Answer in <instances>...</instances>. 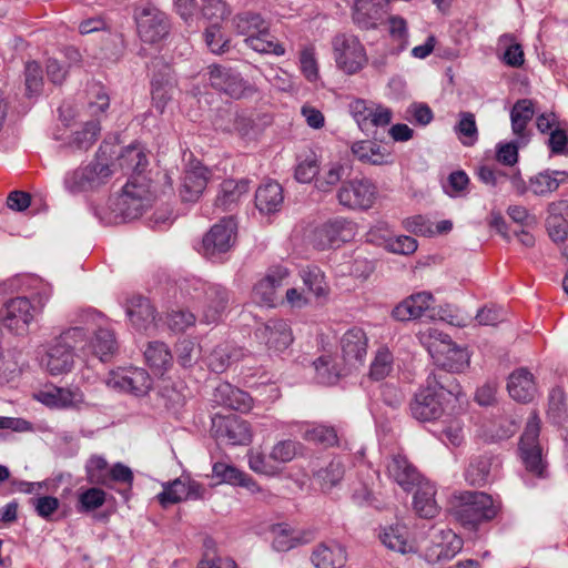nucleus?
I'll return each mask as SVG.
<instances>
[{"label":"nucleus","instance_id":"obj_9","mask_svg":"<svg viewBox=\"0 0 568 568\" xmlns=\"http://www.w3.org/2000/svg\"><path fill=\"white\" fill-rule=\"evenodd\" d=\"M540 419L532 414L527 420L519 442V454L525 468L536 476H544L546 462L539 444Z\"/></svg>","mask_w":568,"mask_h":568},{"label":"nucleus","instance_id":"obj_35","mask_svg":"<svg viewBox=\"0 0 568 568\" xmlns=\"http://www.w3.org/2000/svg\"><path fill=\"white\" fill-rule=\"evenodd\" d=\"M101 132L100 120L93 119L83 123L69 139L68 145L73 151L87 152L98 141Z\"/></svg>","mask_w":568,"mask_h":568},{"label":"nucleus","instance_id":"obj_58","mask_svg":"<svg viewBox=\"0 0 568 568\" xmlns=\"http://www.w3.org/2000/svg\"><path fill=\"white\" fill-rule=\"evenodd\" d=\"M469 178L466 172L458 170L448 175L447 183L444 185L446 194L452 197H462L468 193Z\"/></svg>","mask_w":568,"mask_h":568},{"label":"nucleus","instance_id":"obj_22","mask_svg":"<svg viewBox=\"0 0 568 568\" xmlns=\"http://www.w3.org/2000/svg\"><path fill=\"white\" fill-rule=\"evenodd\" d=\"M210 179V171L200 162H191L184 171L180 196L184 202H195L202 195Z\"/></svg>","mask_w":568,"mask_h":568},{"label":"nucleus","instance_id":"obj_15","mask_svg":"<svg viewBox=\"0 0 568 568\" xmlns=\"http://www.w3.org/2000/svg\"><path fill=\"white\" fill-rule=\"evenodd\" d=\"M106 385L123 393L141 396L149 392L151 378L143 368L123 367L110 372Z\"/></svg>","mask_w":568,"mask_h":568},{"label":"nucleus","instance_id":"obj_44","mask_svg":"<svg viewBox=\"0 0 568 568\" xmlns=\"http://www.w3.org/2000/svg\"><path fill=\"white\" fill-rule=\"evenodd\" d=\"M90 348L101 362L108 361L116 349L113 332L108 328H99L91 341Z\"/></svg>","mask_w":568,"mask_h":568},{"label":"nucleus","instance_id":"obj_55","mask_svg":"<svg viewBox=\"0 0 568 568\" xmlns=\"http://www.w3.org/2000/svg\"><path fill=\"white\" fill-rule=\"evenodd\" d=\"M105 491L101 488H88L79 495L77 508L80 513L95 510L105 503Z\"/></svg>","mask_w":568,"mask_h":568},{"label":"nucleus","instance_id":"obj_52","mask_svg":"<svg viewBox=\"0 0 568 568\" xmlns=\"http://www.w3.org/2000/svg\"><path fill=\"white\" fill-rule=\"evenodd\" d=\"M158 499L163 507L187 499L186 483L174 479L163 484V490L158 495Z\"/></svg>","mask_w":568,"mask_h":568},{"label":"nucleus","instance_id":"obj_62","mask_svg":"<svg viewBox=\"0 0 568 568\" xmlns=\"http://www.w3.org/2000/svg\"><path fill=\"white\" fill-rule=\"evenodd\" d=\"M26 90L29 97L37 95L41 92L43 78L39 63L30 61L26 64Z\"/></svg>","mask_w":568,"mask_h":568},{"label":"nucleus","instance_id":"obj_12","mask_svg":"<svg viewBox=\"0 0 568 568\" xmlns=\"http://www.w3.org/2000/svg\"><path fill=\"white\" fill-rule=\"evenodd\" d=\"M336 197L341 205L349 210H368L376 201L377 186L367 178L353 179L342 184Z\"/></svg>","mask_w":568,"mask_h":568},{"label":"nucleus","instance_id":"obj_14","mask_svg":"<svg viewBox=\"0 0 568 568\" xmlns=\"http://www.w3.org/2000/svg\"><path fill=\"white\" fill-rule=\"evenodd\" d=\"M211 432L217 442L225 445H246L252 439L248 423L234 414H216L212 418Z\"/></svg>","mask_w":568,"mask_h":568},{"label":"nucleus","instance_id":"obj_53","mask_svg":"<svg viewBox=\"0 0 568 568\" xmlns=\"http://www.w3.org/2000/svg\"><path fill=\"white\" fill-rule=\"evenodd\" d=\"M303 438L307 442L331 447L337 444V432L327 425H314L304 432Z\"/></svg>","mask_w":568,"mask_h":568},{"label":"nucleus","instance_id":"obj_26","mask_svg":"<svg viewBox=\"0 0 568 568\" xmlns=\"http://www.w3.org/2000/svg\"><path fill=\"white\" fill-rule=\"evenodd\" d=\"M384 6L377 0H355L353 20L361 29H375L385 14Z\"/></svg>","mask_w":568,"mask_h":568},{"label":"nucleus","instance_id":"obj_16","mask_svg":"<svg viewBox=\"0 0 568 568\" xmlns=\"http://www.w3.org/2000/svg\"><path fill=\"white\" fill-rule=\"evenodd\" d=\"M34 311L29 298L16 297L4 304L0 311V321L9 331L17 335H23L33 321Z\"/></svg>","mask_w":568,"mask_h":568},{"label":"nucleus","instance_id":"obj_28","mask_svg":"<svg viewBox=\"0 0 568 568\" xmlns=\"http://www.w3.org/2000/svg\"><path fill=\"white\" fill-rule=\"evenodd\" d=\"M433 303L434 296L429 292L413 294L398 304L393 310L392 315L395 320L403 322L417 318L420 317Z\"/></svg>","mask_w":568,"mask_h":568},{"label":"nucleus","instance_id":"obj_36","mask_svg":"<svg viewBox=\"0 0 568 568\" xmlns=\"http://www.w3.org/2000/svg\"><path fill=\"white\" fill-rule=\"evenodd\" d=\"M382 542L390 550L399 554L414 551V545L409 540V532L406 526L396 524L384 528L381 534Z\"/></svg>","mask_w":568,"mask_h":568},{"label":"nucleus","instance_id":"obj_20","mask_svg":"<svg viewBox=\"0 0 568 568\" xmlns=\"http://www.w3.org/2000/svg\"><path fill=\"white\" fill-rule=\"evenodd\" d=\"M388 477L405 491H412L424 478L417 468L404 455L396 454L386 465Z\"/></svg>","mask_w":568,"mask_h":568},{"label":"nucleus","instance_id":"obj_7","mask_svg":"<svg viewBox=\"0 0 568 568\" xmlns=\"http://www.w3.org/2000/svg\"><path fill=\"white\" fill-rule=\"evenodd\" d=\"M333 58L336 68L346 74H356L368 62L365 47L361 40L351 33H337L332 41Z\"/></svg>","mask_w":568,"mask_h":568},{"label":"nucleus","instance_id":"obj_45","mask_svg":"<svg viewBox=\"0 0 568 568\" xmlns=\"http://www.w3.org/2000/svg\"><path fill=\"white\" fill-rule=\"evenodd\" d=\"M303 283L307 290L317 298L326 297L329 293V286L325 281L323 271L317 266H307L300 273Z\"/></svg>","mask_w":568,"mask_h":568},{"label":"nucleus","instance_id":"obj_54","mask_svg":"<svg viewBox=\"0 0 568 568\" xmlns=\"http://www.w3.org/2000/svg\"><path fill=\"white\" fill-rule=\"evenodd\" d=\"M343 476V463L339 459H333L327 467L316 473L315 478L323 489H331L342 480Z\"/></svg>","mask_w":568,"mask_h":568},{"label":"nucleus","instance_id":"obj_11","mask_svg":"<svg viewBox=\"0 0 568 568\" xmlns=\"http://www.w3.org/2000/svg\"><path fill=\"white\" fill-rule=\"evenodd\" d=\"M192 286L195 292L203 294L202 321L206 324L221 321L230 305L231 292L220 284L204 283L200 280H194Z\"/></svg>","mask_w":568,"mask_h":568},{"label":"nucleus","instance_id":"obj_41","mask_svg":"<svg viewBox=\"0 0 568 568\" xmlns=\"http://www.w3.org/2000/svg\"><path fill=\"white\" fill-rule=\"evenodd\" d=\"M240 358V351L229 344L217 345L207 357V365L214 373H223L226 368Z\"/></svg>","mask_w":568,"mask_h":568},{"label":"nucleus","instance_id":"obj_29","mask_svg":"<svg viewBox=\"0 0 568 568\" xmlns=\"http://www.w3.org/2000/svg\"><path fill=\"white\" fill-rule=\"evenodd\" d=\"M126 315L138 331H148L155 321V310L143 296H133L128 301Z\"/></svg>","mask_w":568,"mask_h":568},{"label":"nucleus","instance_id":"obj_2","mask_svg":"<svg viewBox=\"0 0 568 568\" xmlns=\"http://www.w3.org/2000/svg\"><path fill=\"white\" fill-rule=\"evenodd\" d=\"M105 153L102 144L91 162L67 171L62 181L64 191L70 195L88 196L104 187L113 174L109 162L102 159Z\"/></svg>","mask_w":568,"mask_h":568},{"label":"nucleus","instance_id":"obj_38","mask_svg":"<svg viewBox=\"0 0 568 568\" xmlns=\"http://www.w3.org/2000/svg\"><path fill=\"white\" fill-rule=\"evenodd\" d=\"M247 180H225L221 184V190L216 196L215 205L222 207L223 211L231 210L240 199L248 192Z\"/></svg>","mask_w":568,"mask_h":568},{"label":"nucleus","instance_id":"obj_57","mask_svg":"<svg viewBox=\"0 0 568 568\" xmlns=\"http://www.w3.org/2000/svg\"><path fill=\"white\" fill-rule=\"evenodd\" d=\"M300 68L303 75L310 81L315 82L320 77L318 62L315 57V48L306 47L300 53Z\"/></svg>","mask_w":568,"mask_h":568},{"label":"nucleus","instance_id":"obj_24","mask_svg":"<svg viewBox=\"0 0 568 568\" xmlns=\"http://www.w3.org/2000/svg\"><path fill=\"white\" fill-rule=\"evenodd\" d=\"M36 398L52 408L79 409L84 404V395L79 388L70 389L52 386L39 392Z\"/></svg>","mask_w":568,"mask_h":568},{"label":"nucleus","instance_id":"obj_10","mask_svg":"<svg viewBox=\"0 0 568 568\" xmlns=\"http://www.w3.org/2000/svg\"><path fill=\"white\" fill-rule=\"evenodd\" d=\"M134 19L139 37L146 43L159 42L169 34L170 22L166 14L152 3L138 6Z\"/></svg>","mask_w":568,"mask_h":568},{"label":"nucleus","instance_id":"obj_63","mask_svg":"<svg viewBox=\"0 0 568 568\" xmlns=\"http://www.w3.org/2000/svg\"><path fill=\"white\" fill-rule=\"evenodd\" d=\"M110 105V98L105 90L94 84L89 91V103L88 108L91 115L98 116L100 113L105 112Z\"/></svg>","mask_w":568,"mask_h":568},{"label":"nucleus","instance_id":"obj_8","mask_svg":"<svg viewBox=\"0 0 568 568\" xmlns=\"http://www.w3.org/2000/svg\"><path fill=\"white\" fill-rule=\"evenodd\" d=\"M456 515L464 526L475 527L481 521L491 520L499 511V505L491 496L481 491H464Z\"/></svg>","mask_w":568,"mask_h":568},{"label":"nucleus","instance_id":"obj_40","mask_svg":"<svg viewBox=\"0 0 568 568\" xmlns=\"http://www.w3.org/2000/svg\"><path fill=\"white\" fill-rule=\"evenodd\" d=\"M144 357L149 366L158 373L165 372L173 361V356L169 347L162 342L149 343L144 351Z\"/></svg>","mask_w":568,"mask_h":568},{"label":"nucleus","instance_id":"obj_34","mask_svg":"<svg viewBox=\"0 0 568 568\" xmlns=\"http://www.w3.org/2000/svg\"><path fill=\"white\" fill-rule=\"evenodd\" d=\"M283 190L277 182H266L255 192V205L261 212H277L283 204Z\"/></svg>","mask_w":568,"mask_h":568},{"label":"nucleus","instance_id":"obj_3","mask_svg":"<svg viewBox=\"0 0 568 568\" xmlns=\"http://www.w3.org/2000/svg\"><path fill=\"white\" fill-rule=\"evenodd\" d=\"M82 327H70L55 337L41 356V366L52 376L70 373L74 367V348L85 341Z\"/></svg>","mask_w":568,"mask_h":568},{"label":"nucleus","instance_id":"obj_32","mask_svg":"<svg viewBox=\"0 0 568 568\" xmlns=\"http://www.w3.org/2000/svg\"><path fill=\"white\" fill-rule=\"evenodd\" d=\"M214 400L227 408L246 413L252 407V397L232 385L224 383L215 388Z\"/></svg>","mask_w":568,"mask_h":568},{"label":"nucleus","instance_id":"obj_51","mask_svg":"<svg viewBox=\"0 0 568 568\" xmlns=\"http://www.w3.org/2000/svg\"><path fill=\"white\" fill-rule=\"evenodd\" d=\"M455 131L464 145H473L478 139L475 115L471 112H460Z\"/></svg>","mask_w":568,"mask_h":568},{"label":"nucleus","instance_id":"obj_18","mask_svg":"<svg viewBox=\"0 0 568 568\" xmlns=\"http://www.w3.org/2000/svg\"><path fill=\"white\" fill-rule=\"evenodd\" d=\"M210 83L214 89L234 99H241L247 91H251V87L240 73L221 65L210 67Z\"/></svg>","mask_w":568,"mask_h":568},{"label":"nucleus","instance_id":"obj_46","mask_svg":"<svg viewBox=\"0 0 568 568\" xmlns=\"http://www.w3.org/2000/svg\"><path fill=\"white\" fill-rule=\"evenodd\" d=\"M87 479L92 485L109 486L110 467L101 455H92L85 463Z\"/></svg>","mask_w":568,"mask_h":568},{"label":"nucleus","instance_id":"obj_60","mask_svg":"<svg viewBox=\"0 0 568 568\" xmlns=\"http://www.w3.org/2000/svg\"><path fill=\"white\" fill-rule=\"evenodd\" d=\"M318 174L316 155L311 152L300 160L295 169V178L301 183H310Z\"/></svg>","mask_w":568,"mask_h":568},{"label":"nucleus","instance_id":"obj_23","mask_svg":"<svg viewBox=\"0 0 568 568\" xmlns=\"http://www.w3.org/2000/svg\"><path fill=\"white\" fill-rule=\"evenodd\" d=\"M311 561L316 568H343L347 562V551L338 541L326 540L313 548Z\"/></svg>","mask_w":568,"mask_h":568},{"label":"nucleus","instance_id":"obj_17","mask_svg":"<svg viewBox=\"0 0 568 568\" xmlns=\"http://www.w3.org/2000/svg\"><path fill=\"white\" fill-rule=\"evenodd\" d=\"M355 235V224L345 217H336L327 221L314 232V243L321 248L338 246L343 242L352 240Z\"/></svg>","mask_w":568,"mask_h":568},{"label":"nucleus","instance_id":"obj_21","mask_svg":"<svg viewBox=\"0 0 568 568\" xmlns=\"http://www.w3.org/2000/svg\"><path fill=\"white\" fill-rule=\"evenodd\" d=\"M368 338L359 327L347 329L341 338V351L344 362L353 367L364 364L367 354Z\"/></svg>","mask_w":568,"mask_h":568},{"label":"nucleus","instance_id":"obj_31","mask_svg":"<svg viewBox=\"0 0 568 568\" xmlns=\"http://www.w3.org/2000/svg\"><path fill=\"white\" fill-rule=\"evenodd\" d=\"M382 231L383 229L381 227L372 229L367 234L368 241L376 243L377 245L385 247L388 252L395 254L408 255L417 250L418 244L414 237L407 235H379L378 233Z\"/></svg>","mask_w":568,"mask_h":568},{"label":"nucleus","instance_id":"obj_56","mask_svg":"<svg viewBox=\"0 0 568 568\" xmlns=\"http://www.w3.org/2000/svg\"><path fill=\"white\" fill-rule=\"evenodd\" d=\"M176 358L183 367L192 366L199 358L200 346L192 339L183 338L175 346Z\"/></svg>","mask_w":568,"mask_h":568},{"label":"nucleus","instance_id":"obj_59","mask_svg":"<svg viewBox=\"0 0 568 568\" xmlns=\"http://www.w3.org/2000/svg\"><path fill=\"white\" fill-rule=\"evenodd\" d=\"M500 42L507 44L504 53V62L513 68H519L524 64V51L519 43L514 42L511 34H504L500 37Z\"/></svg>","mask_w":568,"mask_h":568},{"label":"nucleus","instance_id":"obj_19","mask_svg":"<svg viewBox=\"0 0 568 568\" xmlns=\"http://www.w3.org/2000/svg\"><path fill=\"white\" fill-rule=\"evenodd\" d=\"M255 336L264 343L268 349L281 352L286 349L293 342L290 325L284 320L273 318L255 331Z\"/></svg>","mask_w":568,"mask_h":568},{"label":"nucleus","instance_id":"obj_27","mask_svg":"<svg viewBox=\"0 0 568 568\" xmlns=\"http://www.w3.org/2000/svg\"><path fill=\"white\" fill-rule=\"evenodd\" d=\"M437 539L427 550L429 561L449 560L463 548V539L450 529L440 531Z\"/></svg>","mask_w":568,"mask_h":568},{"label":"nucleus","instance_id":"obj_30","mask_svg":"<svg viewBox=\"0 0 568 568\" xmlns=\"http://www.w3.org/2000/svg\"><path fill=\"white\" fill-rule=\"evenodd\" d=\"M415 489L413 507L416 514L423 518H434L439 511L435 499V485L423 478L422 483L415 486Z\"/></svg>","mask_w":568,"mask_h":568},{"label":"nucleus","instance_id":"obj_6","mask_svg":"<svg viewBox=\"0 0 568 568\" xmlns=\"http://www.w3.org/2000/svg\"><path fill=\"white\" fill-rule=\"evenodd\" d=\"M429 337L435 338L428 349L434 363L440 368L438 372L462 373L469 366L468 351L455 344L447 334L430 329Z\"/></svg>","mask_w":568,"mask_h":568},{"label":"nucleus","instance_id":"obj_33","mask_svg":"<svg viewBox=\"0 0 568 568\" xmlns=\"http://www.w3.org/2000/svg\"><path fill=\"white\" fill-rule=\"evenodd\" d=\"M534 115L535 104L530 99L518 100L510 111L513 133L517 136L518 140H520L523 144H526L528 140L526 128L532 120Z\"/></svg>","mask_w":568,"mask_h":568},{"label":"nucleus","instance_id":"obj_4","mask_svg":"<svg viewBox=\"0 0 568 568\" xmlns=\"http://www.w3.org/2000/svg\"><path fill=\"white\" fill-rule=\"evenodd\" d=\"M234 26L239 34L245 36L246 44L260 53L283 55L285 49L270 33V23L260 14L244 12L234 18Z\"/></svg>","mask_w":568,"mask_h":568},{"label":"nucleus","instance_id":"obj_42","mask_svg":"<svg viewBox=\"0 0 568 568\" xmlns=\"http://www.w3.org/2000/svg\"><path fill=\"white\" fill-rule=\"evenodd\" d=\"M491 458L478 456L470 460L465 470V479L471 486L481 487L489 480Z\"/></svg>","mask_w":568,"mask_h":568},{"label":"nucleus","instance_id":"obj_64","mask_svg":"<svg viewBox=\"0 0 568 568\" xmlns=\"http://www.w3.org/2000/svg\"><path fill=\"white\" fill-rule=\"evenodd\" d=\"M227 14L226 4L222 0H205L201 8V17L210 22L217 24Z\"/></svg>","mask_w":568,"mask_h":568},{"label":"nucleus","instance_id":"obj_13","mask_svg":"<svg viewBox=\"0 0 568 568\" xmlns=\"http://www.w3.org/2000/svg\"><path fill=\"white\" fill-rule=\"evenodd\" d=\"M237 224L233 216L223 217L203 236L200 252L214 260L226 253L235 243Z\"/></svg>","mask_w":568,"mask_h":568},{"label":"nucleus","instance_id":"obj_48","mask_svg":"<svg viewBox=\"0 0 568 568\" xmlns=\"http://www.w3.org/2000/svg\"><path fill=\"white\" fill-rule=\"evenodd\" d=\"M394 358L386 347H381L371 364L369 377L375 381L386 378L393 371Z\"/></svg>","mask_w":568,"mask_h":568},{"label":"nucleus","instance_id":"obj_50","mask_svg":"<svg viewBox=\"0 0 568 568\" xmlns=\"http://www.w3.org/2000/svg\"><path fill=\"white\" fill-rule=\"evenodd\" d=\"M345 170V165L339 162L328 164L316 178L315 186L322 192L331 191L333 186L342 181Z\"/></svg>","mask_w":568,"mask_h":568},{"label":"nucleus","instance_id":"obj_61","mask_svg":"<svg viewBox=\"0 0 568 568\" xmlns=\"http://www.w3.org/2000/svg\"><path fill=\"white\" fill-rule=\"evenodd\" d=\"M213 477L219 479V483L229 484L236 486L240 479L243 478V471L233 465H229L222 462L213 464L212 467Z\"/></svg>","mask_w":568,"mask_h":568},{"label":"nucleus","instance_id":"obj_1","mask_svg":"<svg viewBox=\"0 0 568 568\" xmlns=\"http://www.w3.org/2000/svg\"><path fill=\"white\" fill-rule=\"evenodd\" d=\"M445 395L462 402L465 398L456 379L443 372H433L426 378V384L416 393L409 407L412 416L419 422H432L439 418L445 409Z\"/></svg>","mask_w":568,"mask_h":568},{"label":"nucleus","instance_id":"obj_43","mask_svg":"<svg viewBox=\"0 0 568 568\" xmlns=\"http://www.w3.org/2000/svg\"><path fill=\"white\" fill-rule=\"evenodd\" d=\"M119 165L126 172L142 173L148 166V159L140 145H129L119 156Z\"/></svg>","mask_w":568,"mask_h":568},{"label":"nucleus","instance_id":"obj_49","mask_svg":"<svg viewBox=\"0 0 568 568\" xmlns=\"http://www.w3.org/2000/svg\"><path fill=\"white\" fill-rule=\"evenodd\" d=\"M301 449L302 445L295 440H280L272 447L268 458L275 464H286L292 462L300 454Z\"/></svg>","mask_w":568,"mask_h":568},{"label":"nucleus","instance_id":"obj_47","mask_svg":"<svg viewBox=\"0 0 568 568\" xmlns=\"http://www.w3.org/2000/svg\"><path fill=\"white\" fill-rule=\"evenodd\" d=\"M272 534V545L277 551H287L302 542L301 537L285 524L274 526Z\"/></svg>","mask_w":568,"mask_h":568},{"label":"nucleus","instance_id":"obj_37","mask_svg":"<svg viewBox=\"0 0 568 568\" xmlns=\"http://www.w3.org/2000/svg\"><path fill=\"white\" fill-rule=\"evenodd\" d=\"M567 176L565 171L547 170L530 178L529 187L535 195L546 196L555 192Z\"/></svg>","mask_w":568,"mask_h":568},{"label":"nucleus","instance_id":"obj_5","mask_svg":"<svg viewBox=\"0 0 568 568\" xmlns=\"http://www.w3.org/2000/svg\"><path fill=\"white\" fill-rule=\"evenodd\" d=\"M151 203L149 186L145 183L129 181L122 193L110 200L109 221L118 222L138 219Z\"/></svg>","mask_w":568,"mask_h":568},{"label":"nucleus","instance_id":"obj_25","mask_svg":"<svg viewBox=\"0 0 568 568\" xmlns=\"http://www.w3.org/2000/svg\"><path fill=\"white\" fill-rule=\"evenodd\" d=\"M507 389L517 402L532 400L537 393L534 375L525 367L515 369L508 377Z\"/></svg>","mask_w":568,"mask_h":568},{"label":"nucleus","instance_id":"obj_39","mask_svg":"<svg viewBox=\"0 0 568 568\" xmlns=\"http://www.w3.org/2000/svg\"><path fill=\"white\" fill-rule=\"evenodd\" d=\"M353 154L364 163L382 165L388 162V153L379 144L373 141H359L352 145Z\"/></svg>","mask_w":568,"mask_h":568}]
</instances>
